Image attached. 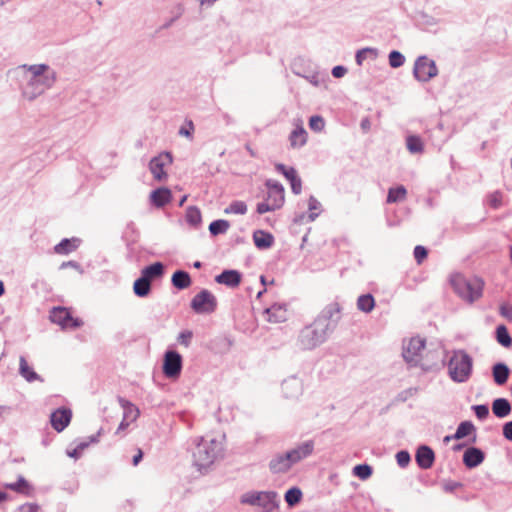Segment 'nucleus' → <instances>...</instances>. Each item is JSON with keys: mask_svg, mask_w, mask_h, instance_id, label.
<instances>
[{"mask_svg": "<svg viewBox=\"0 0 512 512\" xmlns=\"http://www.w3.org/2000/svg\"><path fill=\"white\" fill-rule=\"evenodd\" d=\"M340 311L338 303L327 305L311 324L301 329L297 338L299 348L312 350L323 344L337 327Z\"/></svg>", "mask_w": 512, "mask_h": 512, "instance_id": "obj_1", "label": "nucleus"}, {"mask_svg": "<svg viewBox=\"0 0 512 512\" xmlns=\"http://www.w3.org/2000/svg\"><path fill=\"white\" fill-rule=\"evenodd\" d=\"M192 459L193 465L199 470L209 468L223 453L221 441L211 438L196 437L193 439Z\"/></svg>", "mask_w": 512, "mask_h": 512, "instance_id": "obj_2", "label": "nucleus"}, {"mask_svg": "<svg viewBox=\"0 0 512 512\" xmlns=\"http://www.w3.org/2000/svg\"><path fill=\"white\" fill-rule=\"evenodd\" d=\"M473 371V359L465 350H455L448 362V374L455 383H465Z\"/></svg>", "mask_w": 512, "mask_h": 512, "instance_id": "obj_3", "label": "nucleus"}, {"mask_svg": "<svg viewBox=\"0 0 512 512\" xmlns=\"http://www.w3.org/2000/svg\"><path fill=\"white\" fill-rule=\"evenodd\" d=\"M450 282L455 293L468 303H473L482 296L484 282L480 278L467 279L457 274L451 277Z\"/></svg>", "mask_w": 512, "mask_h": 512, "instance_id": "obj_4", "label": "nucleus"}, {"mask_svg": "<svg viewBox=\"0 0 512 512\" xmlns=\"http://www.w3.org/2000/svg\"><path fill=\"white\" fill-rule=\"evenodd\" d=\"M240 502L260 507L264 512H272L279 506L278 494L274 491H249L241 496Z\"/></svg>", "mask_w": 512, "mask_h": 512, "instance_id": "obj_5", "label": "nucleus"}, {"mask_svg": "<svg viewBox=\"0 0 512 512\" xmlns=\"http://www.w3.org/2000/svg\"><path fill=\"white\" fill-rule=\"evenodd\" d=\"M56 80L55 72H48L43 77L30 78L24 91L23 95L30 101L43 94L47 89L52 87Z\"/></svg>", "mask_w": 512, "mask_h": 512, "instance_id": "obj_6", "label": "nucleus"}, {"mask_svg": "<svg viewBox=\"0 0 512 512\" xmlns=\"http://www.w3.org/2000/svg\"><path fill=\"white\" fill-rule=\"evenodd\" d=\"M426 345L425 339L421 337H412L403 343L402 356L404 360L411 366H417L422 357L421 353Z\"/></svg>", "mask_w": 512, "mask_h": 512, "instance_id": "obj_7", "label": "nucleus"}, {"mask_svg": "<svg viewBox=\"0 0 512 512\" xmlns=\"http://www.w3.org/2000/svg\"><path fill=\"white\" fill-rule=\"evenodd\" d=\"M438 74L435 61L427 56H419L413 68L414 77L420 82H428Z\"/></svg>", "mask_w": 512, "mask_h": 512, "instance_id": "obj_8", "label": "nucleus"}, {"mask_svg": "<svg viewBox=\"0 0 512 512\" xmlns=\"http://www.w3.org/2000/svg\"><path fill=\"white\" fill-rule=\"evenodd\" d=\"M191 308L198 314L212 313L217 308V299L209 290L203 289L193 297Z\"/></svg>", "mask_w": 512, "mask_h": 512, "instance_id": "obj_9", "label": "nucleus"}, {"mask_svg": "<svg viewBox=\"0 0 512 512\" xmlns=\"http://www.w3.org/2000/svg\"><path fill=\"white\" fill-rule=\"evenodd\" d=\"M182 356L175 350H168L164 354L163 373L169 379H176L182 371Z\"/></svg>", "mask_w": 512, "mask_h": 512, "instance_id": "obj_10", "label": "nucleus"}, {"mask_svg": "<svg viewBox=\"0 0 512 512\" xmlns=\"http://www.w3.org/2000/svg\"><path fill=\"white\" fill-rule=\"evenodd\" d=\"M172 161L173 159L170 152H162L153 157L149 163V170L153 177L158 181L166 179L167 173L165 172L164 167L171 164Z\"/></svg>", "mask_w": 512, "mask_h": 512, "instance_id": "obj_11", "label": "nucleus"}, {"mask_svg": "<svg viewBox=\"0 0 512 512\" xmlns=\"http://www.w3.org/2000/svg\"><path fill=\"white\" fill-rule=\"evenodd\" d=\"M265 185L268 188L267 201L271 202L275 208H281L285 201V190L283 185L272 179L267 180Z\"/></svg>", "mask_w": 512, "mask_h": 512, "instance_id": "obj_12", "label": "nucleus"}, {"mask_svg": "<svg viewBox=\"0 0 512 512\" xmlns=\"http://www.w3.org/2000/svg\"><path fill=\"white\" fill-rule=\"evenodd\" d=\"M275 169L290 182L294 194L298 195L301 193L302 181L293 167H286L284 164L278 163L275 165Z\"/></svg>", "mask_w": 512, "mask_h": 512, "instance_id": "obj_13", "label": "nucleus"}, {"mask_svg": "<svg viewBox=\"0 0 512 512\" xmlns=\"http://www.w3.org/2000/svg\"><path fill=\"white\" fill-rule=\"evenodd\" d=\"M294 464L288 452L279 453L273 456L269 462V469L273 474L286 473Z\"/></svg>", "mask_w": 512, "mask_h": 512, "instance_id": "obj_14", "label": "nucleus"}, {"mask_svg": "<svg viewBox=\"0 0 512 512\" xmlns=\"http://www.w3.org/2000/svg\"><path fill=\"white\" fill-rule=\"evenodd\" d=\"M281 390L285 398L297 399L303 391V385L297 377H289L281 384Z\"/></svg>", "mask_w": 512, "mask_h": 512, "instance_id": "obj_15", "label": "nucleus"}, {"mask_svg": "<svg viewBox=\"0 0 512 512\" xmlns=\"http://www.w3.org/2000/svg\"><path fill=\"white\" fill-rule=\"evenodd\" d=\"M72 412L70 409H57L50 416L52 427L57 432H62L70 423Z\"/></svg>", "mask_w": 512, "mask_h": 512, "instance_id": "obj_16", "label": "nucleus"}, {"mask_svg": "<svg viewBox=\"0 0 512 512\" xmlns=\"http://www.w3.org/2000/svg\"><path fill=\"white\" fill-rule=\"evenodd\" d=\"M314 451V442L312 440H308L302 442L297 447L287 451L292 460L293 464H296L307 457H309Z\"/></svg>", "mask_w": 512, "mask_h": 512, "instance_id": "obj_17", "label": "nucleus"}, {"mask_svg": "<svg viewBox=\"0 0 512 512\" xmlns=\"http://www.w3.org/2000/svg\"><path fill=\"white\" fill-rule=\"evenodd\" d=\"M485 453L477 447H468L463 454V463L469 468H475L483 463Z\"/></svg>", "mask_w": 512, "mask_h": 512, "instance_id": "obj_18", "label": "nucleus"}, {"mask_svg": "<svg viewBox=\"0 0 512 512\" xmlns=\"http://www.w3.org/2000/svg\"><path fill=\"white\" fill-rule=\"evenodd\" d=\"M415 459L421 469H429L434 464L435 454L429 446L421 445L416 451Z\"/></svg>", "mask_w": 512, "mask_h": 512, "instance_id": "obj_19", "label": "nucleus"}, {"mask_svg": "<svg viewBox=\"0 0 512 512\" xmlns=\"http://www.w3.org/2000/svg\"><path fill=\"white\" fill-rule=\"evenodd\" d=\"M242 274L237 270H224L222 273L215 277L218 284L226 285L230 288H236L240 285Z\"/></svg>", "mask_w": 512, "mask_h": 512, "instance_id": "obj_20", "label": "nucleus"}, {"mask_svg": "<svg viewBox=\"0 0 512 512\" xmlns=\"http://www.w3.org/2000/svg\"><path fill=\"white\" fill-rule=\"evenodd\" d=\"M81 243L79 238H64L54 247V252L59 255H68L75 251Z\"/></svg>", "mask_w": 512, "mask_h": 512, "instance_id": "obj_21", "label": "nucleus"}, {"mask_svg": "<svg viewBox=\"0 0 512 512\" xmlns=\"http://www.w3.org/2000/svg\"><path fill=\"white\" fill-rule=\"evenodd\" d=\"M171 191L166 187L157 188L150 195L151 202L154 206L161 208L171 201Z\"/></svg>", "mask_w": 512, "mask_h": 512, "instance_id": "obj_22", "label": "nucleus"}, {"mask_svg": "<svg viewBox=\"0 0 512 512\" xmlns=\"http://www.w3.org/2000/svg\"><path fill=\"white\" fill-rule=\"evenodd\" d=\"M266 319L272 323H281L286 320V308L279 304H274L267 308L264 312Z\"/></svg>", "mask_w": 512, "mask_h": 512, "instance_id": "obj_23", "label": "nucleus"}, {"mask_svg": "<svg viewBox=\"0 0 512 512\" xmlns=\"http://www.w3.org/2000/svg\"><path fill=\"white\" fill-rule=\"evenodd\" d=\"M19 374L27 381V382H34V381H41L43 382V379L40 375H38L33 368H31L28 365V362L24 356H20L19 358Z\"/></svg>", "mask_w": 512, "mask_h": 512, "instance_id": "obj_24", "label": "nucleus"}, {"mask_svg": "<svg viewBox=\"0 0 512 512\" xmlns=\"http://www.w3.org/2000/svg\"><path fill=\"white\" fill-rule=\"evenodd\" d=\"M253 241L257 248L268 249L274 243V236L264 230H257L253 233Z\"/></svg>", "mask_w": 512, "mask_h": 512, "instance_id": "obj_25", "label": "nucleus"}, {"mask_svg": "<svg viewBox=\"0 0 512 512\" xmlns=\"http://www.w3.org/2000/svg\"><path fill=\"white\" fill-rule=\"evenodd\" d=\"M492 412L498 418H504L511 412V404L505 398H497L492 403Z\"/></svg>", "mask_w": 512, "mask_h": 512, "instance_id": "obj_26", "label": "nucleus"}, {"mask_svg": "<svg viewBox=\"0 0 512 512\" xmlns=\"http://www.w3.org/2000/svg\"><path fill=\"white\" fill-rule=\"evenodd\" d=\"M510 370L504 363H496L492 368V375L497 385H504L509 377Z\"/></svg>", "mask_w": 512, "mask_h": 512, "instance_id": "obj_27", "label": "nucleus"}, {"mask_svg": "<svg viewBox=\"0 0 512 512\" xmlns=\"http://www.w3.org/2000/svg\"><path fill=\"white\" fill-rule=\"evenodd\" d=\"M171 282L174 287L183 290L191 285V277L188 272L184 270H177L172 275Z\"/></svg>", "mask_w": 512, "mask_h": 512, "instance_id": "obj_28", "label": "nucleus"}, {"mask_svg": "<svg viewBox=\"0 0 512 512\" xmlns=\"http://www.w3.org/2000/svg\"><path fill=\"white\" fill-rule=\"evenodd\" d=\"M290 145L293 148H300L307 142V132L302 126L295 128L289 136Z\"/></svg>", "mask_w": 512, "mask_h": 512, "instance_id": "obj_29", "label": "nucleus"}, {"mask_svg": "<svg viewBox=\"0 0 512 512\" xmlns=\"http://www.w3.org/2000/svg\"><path fill=\"white\" fill-rule=\"evenodd\" d=\"M164 274V265L161 262H155L149 266H146L141 271V275L152 281L153 279L160 278Z\"/></svg>", "mask_w": 512, "mask_h": 512, "instance_id": "obj_30", "label": "nucleus"}, {"mask_svg": "<svg viewBox=\"0 0 512 512\" xmlns=\"http://www.w3.org/2000/svg\"><path fill=\"white\" fill-rule=\"evenodd\" d=\"M50 317L54 323L60 324L63 327H68V320H73V317L71 316L69 311H67L66 308L62 307L54 308L52 310Z\"/></svg>", "mask_w": 512, "mask_h": 512, "instance_id": "obj_31", "label": "nucleus"}, {"mask_svg": "<svg viewBox=\"0 0 512 512\" xmlns=\"http://www.w3.org/2000/svg\"><path fill=\"white\" fill-rule=\"evenodd\" d=\"M133 290L135 295L138 297H145L151 291V281L141 275L138 279L135 280Z\"/></svg>", "mask_w": 512, "mask_h": 512, "instance_id": "obj_32", "label": "nucleus"}, {"mask_svg": "<svg viewBox=\"0 0 512 512\" xmlns=\"http://www.w3.org/2000/svg\"><path fill=\"white\" fill-rule=\"evenodd\" d=\"M375 306L374 297L371 294H364L358 297L357 299V308L358 310L369 313L373 310Z\"/></svg>", "mask_w": 512, "mask_h": 512, "instance_id": "obj_33", "label": "nucleus"}, {"mask_svg": "<svg viewBox=\"0 0 512 512\" xmlns=\"http://www.w3.org/2000/svg\"><path fill=\"white\" fill-rule=\"evenodd\" d=\"M407 190L403 185H399L396 188H390L387 195V203H397L405 200Z\"/></svg>", "mask_w": 512, "mask_h": 512, "instance_id": "obj_34", "label": "nucleus"}, {"mask_svg": "<svg viewBox=\"0 0 512 512\" xmlns=\"http://www.w3.org/2000/svg\"><path fill=\"white\" fill-rule=\"evenodd\" d=\"M474 431L475 426L471 421H463L458 425L456 432L453 434V437L455 440H460L467 437Z\"/></svg>", "mask_w": 512, "mask_h": 512, "instance_id": "obj_35", "label": "nucleus"}, {"mask_svg": "<svg viewBox=\"0 0 512 512\" xmlns=\"http://www.w3.org/2000/svg\"><path fill=\"white\" fill-rule=\"evenodd\" d=\"M406 145L407 149L410 153L416 154V153H422L423 152V142L419 136L416 135H410L406 139Z\"/></svg>", "mask_w": 512, "mask_h": 512, "instance_id": "obj_36", "label": "nucleus"}, {"mask_svg": "<svg viewBox=\"0 0 512 512\" xmlns=\"http://www.w3.org/2000/svg\"><path fill=\"white\" fill-rule=\"evenodd\" d=\"M229 227L230 223L227 220L219 219L210 223L209 231L211 235L217 236L226 233Z\"/></svg>", "mask_w": 512, "mask_h": 512, "instance_id": "obj_37", "label": "nucleus"}, {"mask_svg": "<svg viewBox=\"0 0 512 512\" xmlns=\"http://www.w3.org/2000/svg\"><path fill=\"white\" fill-rule=\"evenodd\" d=\"M496 339L504 347H510L512 345V338L504 325H500L496 328Z\"/></svg>", "mask_w": 512, "mask_h": 512, "instance_id": "obj_38", "label": "nucleus"}, {"mask_svg": "<svg viewBox=\"0 0 512 512\" xmlns=\"http://www.w3.org/2000/svg\"><path fill=\"white\" fill-rule=\"evenodd\" d=\"M284 498L286 503L293 507L301 501L302 491L297 487H292L286 491Z\"/></svg>", "mask_w": 512, "mask_h": 512, "instance_id": "obj_39", "label": "nucleus"}, {"mask_svg": "<svg viewBox=\"0 0 512 512\" xmlns=\"http://www.w3.org/2000/svg\"><path fill=\"white\" fill-rule=\"evenodd\" d=\"M201 212L195 206H190L186 211V220L192 226H197L201 223Z\"/></svg>", "mask_w": 512, "mask_h": 512, "instance_id": "obj_40", "label": "nucleus"}, {"mask_svg": "<svg viewBox=\"0 0 512 512\" xmlns=\"http://www.w3.org/2000/svg\"><path fill=\"white\" fill-rule=\"evenodd\" d=\"M246 212H247V205L243 201H233L224 210L225 214H240V215H244Z\"/></svg>", "mask_w": 512, "mask_h": 512, "instance_id": "obj_41", "label": "nucleus"}, {"mask_svg": "<svg viewBox=\"0 0 512 512\" xmlns=\"http://www.w3.org/2000/svg\"><path fill=\"white\" fill-rule=\"evenodd\" d=\"M28 70L31 73V78L43 77L44 75H47L48 72H54L48 65L45 64L31 65L29 66Z\"/></svg>", "mask_w": 512, "mask_h": 512, "instance_id": "obj_42", "label": "nucleus"}, {"mask_svg": "<svg viewBox=\"0 0 512 512\" xmlns=\"http://www.w3.org/2000/svg\"><path fill=\"white\" fill-rule=\"evenodd\" d=\"M372 472V467L368 464H359L353 469L354 475L362 480L369 478L372 475Z\"/></svg>", "mask_w": 512, "mask_h": 512, "instance_id": "obj_43", "label": "nucleus"}, {"mask_svg": "<svg viewBox=\"0 0 512 512\" xmlns=\"http://www.w3.org/2000/svg\"><path fill=\"white\" fill-rule=\"evenodd\" d=\"M7 488L16 492L26 494L29 492L30 486L23 477H19V479L16 482L8 484Z\"/></svg>", "mask_w": 512, "mask_h": 512, "instance_id": "obj_44", "label": "nucleus"}, {"mask_svg": "<svg viewBox=\"0 0 512 512\" xmlns=\"http://www.w3.org/2000/svg\"><path fill=\"white\" fill-rule=\"evenodd\" d=\"M368 55H373L374 57H376L377 49L366 47V48L358 50L356 53V56H355L356 63L359 66H361Z\"/></svg>", "mask_w": 512, "mask_h": 512, "instance_id": "obj_45", "label": "nucleus"}, {"mask_svg": "<svg viewBox=\"0 0 512 512\" xmlns=\"http://www.w3.org/2000/svg\"><path fill=\"white\" fill-rule=\"evenodd\" d=\"M389 64L392 68L401 67L405 62V57L396 50H393L389 54Z\"/></svg>", "mask_w": 512, "mask_h": 512, "instance_id": "obj_46", "label": "nucleus"}, {"mask_svg": "<svg viewBox=\"0 0 512 512\" xmlns=\"http://www.w3.org/2000/svg\"><path fill=\"white\" fill-rule=\"evenodd\" d=\"M325 121L323 117L314 115L309 119V127L315 132H320L324 129Z\"/></svg>", "mask_w": 512, "mask_h": 512, "instance_id": "obj_47", "label": "nucleus"}, {"mask_svg": "<svg viewBox=\"0 0 512 512\" xmlns=\"http://www.w3.org/2000/svg\"><path fill=\"white\" fill-rule=\"evenodd\" d=\"M396 460L400 467H406L411 460L410 454L406 450H401L396 454Z\"/></svg>", "mask_w": 512, "mask_h": 512, "instance_id": "obj_48", "label": "nucleus"}, {"mask_svg": "<svg viewBox=\"0 0 512 512\" xmlns=\"http://www.w3.org/2000/svg\"><path fill=\"white\" fill-rule=\"evenodd\" d=\"M428 251L424 246L418 245L414 248V258L418 264L427 257Z\"/></svg>", "mask_w": 512, "mask_h": 512, "instance_id": "obj_49", "label": "nucleus"}, {"mask_svg": "<svg viewBox=\"0 0 512 512\" xmlns=\"http://www.w3.org/2000/svg\"><path fill=\"white\" fill-rule=\"evenodd\" d=\"M472 409L480 420L485 419L489 415V408L487 405H474Z\"/></svg>", "mask_w": 512, "mask_h": 512, "instance_id": "obj_50", "label": "nucleus"}, {"mask_svg": "<svg viewBox=\"0 0 512 512\" xmlns=\"http://www.w3.org/2000/svg\"><path fill=\"white\" fill-rule=\"evenodd\" d=\"M418 392V389L415 388V387H411V388H408L406 390H403L401 391L398 396H397V399L401 402H405L408 398L416 395Z\"/></svg>", "mask_w": 512, "mask_h": 512, "instance_id": "obj_51", "label": "nucleus"}, {"mask_svg": "<svg viewBox=\"0 0 512 512\" xmlns=\"http://www.w3.org/2000/svg\"><path fill=\"white\" fill-rule=\"evenodd\" d=\"M277 208H275L271 202L265 201L257 204L256 211L258 214H264L266 212L275 211Z\"/></svg>", "mask_w": 512, "mask_h": 512, "instance_id": "obj_52", "label": "nucleus"}, {"mask_svg": "<svg viewBox=\"0 0 512 512\" xmlns=\"http://www.w3.org/2000/svg\"><path fill=\"white\" fill-rule=\"evenodd\" d=\"M192 337H193V334L191 331H183L178 335L177 340L181 345L188 347L191 343Z\"/></svg>", "mask_w": 512, "mask_h": 512, "instance_id": "obj_53", "label": "nucleus"}, {"mask_svg": "<svg viewBox=\"0 0 512 512\" xmlns=\"http://www.w3.org/2000/svg\"><path fill=\"white\" fill-rule=\"evenodd\" d=\"M500 315L508 321H512V305L503 303L499 309Z\"/></svg>", "mask_w": 512, "mask_h": 512, "instance_id": "obj_54", "label": "nucleus"}, {"mask_svg": "<svg viewBox=\"0 0 512 512\" xmlns=\"http://www.w3.org/2000/svg\"><path fill=\"white\" fill-rule=\"evenodd\" d=\"M502 195L496 191L489 196V204L493 208H498L501 205Z\"/></svg>", "mask_w": 512, "mask_h": 512, "instance_id": "obj_55", "label": "nucleus"}, {"mask_svg": "<svg viewBox=\"0 0 512 512\" xmlns=\"http://www.w3.org/2000/svg\"><path fill=\"white\" fill-rule=\"evenodd\" d=\"M188 124V127H184L182 126L180 129H179V134L181 136H185L187 138H192V133L194 131V124L193 122L190 120L187 122Z\"/></svg>", "mask_w": 512, "mask_h": 512, "instance_id": "obj_56", "label": "nucleus"}, {"mask_svg": "<svg viewBox=\"0 0 512 512\" xmlns=\"http://www.w3.org/2000/svg\"><path fill=\"white\" fill-rule=\"evenodd\" d=\"M17 512H40V507L37 504L26 503L20 506Z\"/></svg>", "mask_w": 512, "mask_h": 512, "instance_id": "obj_57", "label": "nucleus"}, {"mask_svg": "<svg viewBox=\"0 0 512 512\" xmlns=\"http://www.w3.org/2000/svg\"><path fill=\"white\" fill-rule=\"evenodd\" d=\"M460 487H462V484L457 481H447L443 484V489L445 492H453Z\"/></svg>", "mask_w": 512, "mask_h": 512, "instance_id": "obj_58", "label": "nucleus"}, {"mask_svg": "<svg viewBox=\"0 0 512 512\" xmlns=\"http://www.w3.org/2000/svg\"><path fill=\"white\" fill-rule=\"evenodd\" d=\"M503 435L507 440L512 441V421L503 425Z\"/></svg>", "mask_w": 512, "mask_h": 512, "instance_id": "obj_59", "label": "nucleus"}, {"mask_svg": "<svg viewBox=\"0 0 512 512\" xmlns=\"http://www.w3.org/2000/svg\"><path fill=\"white\" fill-rule=\"evenodd\" d=\"M347 73V69L344 66L338 65L332 69V75L335 78H341Z\"/></svg>", "mask_w": 512, "mask_h": 512, "instance_id": "obj_60", "label": "nucleus"}, {"mask_svg": "<svg viewBox=\"0 0 512 512\" xmlns=\"http://www.w3.org/2000/svg\"><path fill=\"white\" fill-rule=\"evenodd\" d=\"M122 407L126 409L125 417L127 416L128 413L134 412L133 419L137 418L139 410L134 405L127 403V407L125 404H122Z\"/></svg>", "mask_w": 512, "mask_h": 512, "instance_id": "obj_61", "label": "nucleus"}, {"mask_svg": "<svg viewBox=\"0 0 512 512\" xmlns=\"http://www.w3.org/2000/svg\"><path fill=\"white\" fill-rule=\"evenodd\" d=\"M122 407L126 409L125 417L127 416L128 413L134 412L133 419L137 418L139 410L134 405L127 403V407L125 404H122Z\"/></svg>", "mask_w": 512, "mask_h": 512, "instance_id": "obj_62", "label": "nucleus"}, {"mask_svg": "<svg viewBox=\"0 0 512 512\" xmlns=\"http://www.w3.org/2000/svg\"><path fill=\"white\" fill-rule=\"evenodd\" d=\"M308 207L310 211L317 210L320 207V203L317 201V199L314 196H310L308 201Z\"/></svg>", "mask_w": 512, "mask_h": 512, "instance_id": "obj_63", "label": "nucleus"}, {"mask_svg": "<svg viewBox=\"0 0 512 512\" xmlns=\"http://www.w3.org/2000/svg\"><path fill=\"white\" fill-rule=\"evenodd\" d=\"M360 127L364 132H368L371 127V122L368 117L361 120Z\"/></svg>", "mask_w": 512, "mask_h": 512, "instance_id": "obj_64", "label": "nucleus"}]
</instances>
